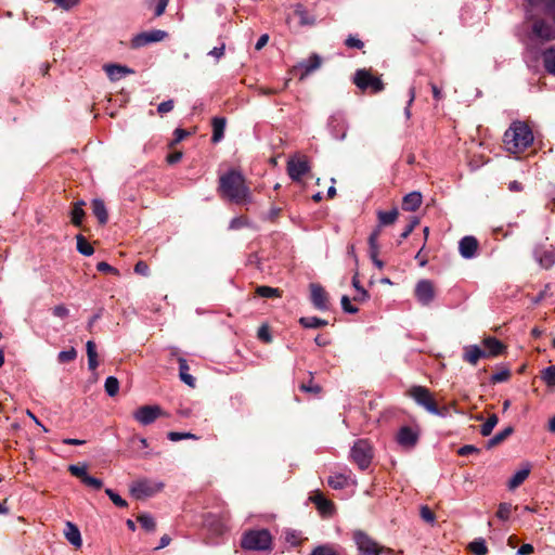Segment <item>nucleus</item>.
Returning <instances> with one entry per match:
<instances>
[{"instance_id": "nucleus-29", "label": "nucleus", "mask_w": 555, "mask_h": 555, "mask_svg": "<svg viewBox=\"0 0 555 555\" xmlns=\"http://www.w3.org/2000/svg\"><path fill=\"white\" fill-rule=\"evenodd\" d=\"M398 215H399V212H398L397 208H392L391 210H388V211L379 210L377 212L379 229L382 227H386V225H390V224L395 223L398 218Z\"/></svg>"}, {"instance_id": "nucleus-20", "label": "nucleus", "mask_w": 555, "mask_h": 555, "mask_svg": "<svg viewBox=\"0 0 555 555\" xmlns=\"http://www.w3.org/2000/svg\"><path fill=\"white\" fill-rule=\"evenodd\" d=\"M486 358L483 350L477 345H468L464 347L463 360L472 365H476L478 361Z\"/></svg>"}, {"instance_id": "nucleus-32", "label": "nucleus", "mask_w": 555, "mask_h": 555, "mask_svg": "<svg viewBox=\"0 0 555 555\" xmlns=\"http://www.w3.org/2000/svg\"><path fill=\"white\" fill-rule=\"evenodd\" d=\"M87 356H88V367L90 371H94L98 365V353L95 349V344L92 340H88L86 344Z\"/></svg>"}, {"instance_id": "nucleus-42", "label": "nucleus", "mask_w": 555, "mask_h": 555, "mask_svg": "<svg viewBox=\"0 0 555 555\" xmlns=\"http://www.w3.org/2000/svg\"><path fill=\"white\" fill-rule=\"evenodd\" d=\"M258 296L263 298H272L280 297L281 291L279 288L270 287V286H258L256 289Z\"/></svg>"}, {"instance_id": "nucleus-62", "label": "nucleus", "mask_w": 555, "mask_h": 555, "mask_svg": "<svg viewBox=\"0 0 555 555\" xmlns=\"http://www.w3.org/2000/svg\"><path fill=\"white\" fill-rule=\"evenodd\" d=\"M345 44L348 47V48H353V49H362L363 48V42L353 37V36H349L346 40H345Z\"/></svg>"}, {"instance_id": "nucleus-40", "label": "nucleus", "mask_w": 555, "mask_h": 555, "mask_svg": "<svg viewBox=\"0 0 555 555\" xmlns=\"http://www.w3.org/2000/svg\"><path fill=\"white\" fill-rule=\"evenodd\" d=\"M513 512V506L511 503H500L498 511H496V517L502 521H507L511 518Z\"/></svg>"}, {"instance_id": "nucleus-22", "label": "nucleus", "mask_w": 555, "mask_h": 555, "mask_svg": "<svg viewBox=\"0 0 555 555\" xmlns=\"http://www.w3.org/2000/svg\"><path fill=\"white\" fill-rule=\"evenodd\" d=\"M104 69L112 81L119 80L126 75L133 74L131 68L118 64H107L104 66Z\"/></svg>"}, {"instance_id": "nucleus-18", "label": "nucleus", "mask_w": 555, "mask_h": 555, "mask_svg": "<svg viewBox=\"0 0 555 555\" xmlns=\"http://www.w3.org/2000/svg\"><path fill=\"white\" fill-rule=\"evenodd\" d=\"M397 441L401 447L411 449L418 441V433L412 427L403 426L398 431Z\"/></svg>"}, {"instance_id": "nucleus-58", "label": "nucleus", "mask_w": 555, "mask_h": 555, "mask_svg": "<svg viewBox=\"0 0 555 555\" xmlns=\"http://www.w3.org/2000/svg\"><path fill=\"white\" fill-rule=\"evenodd\" d=\"M418 222H420L418 219L416 217H413L411 219V221L409 222V224L403 230V232L401 233L400 237L402 240H405L413 232V230L418 224Z\"/></svg>"}, {"instance_id": "nucleus-52", "label": "nucleus", "mask_w": 555, "mask_h": 555, "mask_svg": "<svg viewBox=\"0 0 555 555\" xmlns=\"http://www.w3.org/2000/svg\"><path fill=\"white\" fill-rule=\"evenodd\" d=\"M167 437L171 441H180L182 439H197V437L191 433H179V431H170V433H168Z\"/></svg>"}, {"instance_id": "nucleus-28", "label": "nucleus", "mask_w": 555, "mask_h": 555, "mask_svg": "<svg viewBox=\"0 0 555 555\" xmlns=\"http://www.w3.org/2000/svg\"><path fill=\"white\" fill-rule=\"evenodd\" d=\"M530 467L527 466L517 470L508 480L507 487L509 490L518 488L529 476Z\"/></svg>"}, {"instance_id": "nucleus-57", "label": "nucleus", "mask_w": 555, "mask_h": 555, "mask_svg": "<svg viewBox=\"0 0 555 555\" xmlns=\"http://www.w3.org/2000/svg\"><path fill=\"white\" fill-rule=\"evenodd\" d=\"M96 269L98 271L100 272H104V273H112V274H115V275H118L119 272L116 268L112 267L109 263L105 262V261H101L96 264Z\"/></svg>"}, {"instance_id": "nucleus-47", "label": "nucleus", "mask_w": 555, "mask_h": 555, "mask_svg": "<svg viewBox=\"0 0 555 555\" xmlns=\"http://www.w3.org/2000/svg\"><path fill=\"white\" fill-rule=\"evenodd\" d=\"M68 472L77 477V478H80L81 479V482L86 479V476H88V473H87V466L86 465H76V464H72L68 466Z\"/></svg>"}, {"instance_id": "nucleus-27", "label": "nucleus", "mask_w": 555, "mask_h": 555, "mask_svg": "<svg viewBox=\"0 0 555 555\" xmlns=\"http://www.w3.org/2000/svg\"><path fill=\"white\" fill-rule=\"evenodd\" d=\"M178 362H179V376H180V379L185 383L188 386L190 387H194L195 386V378L189 374V364L186 362V360L184 358H179L178 359Z\"/></svg>"}, {"instance_id": "nucleus-6", "label": "nucleus", "mask_w": 555, "mask_h": 555, "mask_svg": "<svg viewBox=\"0 0 555 555\" xmlns=\"http://www.w3.org/2000/svg\"><path fill=\"white\" fill-rule=\"evenodd\" d=\"M350 456L362 470L366 469L372 462V448L366 440H357L351 448Z\"/></svg>"}, {"instance_id": "nucleus-16", "label": "nucleus", "mask_w": 555, "mask_h": 555, "mask_svg": "<svg viewBox=\"0 0 555 555\" xmlns=\"http://www.w3.org/2000/svg\"><path fill=\"white\" fill-rule=\"evenodd\" d=\"M310 299L315 309L321 311L328 310V296L320 284H310Z\"/></svg>"}, {"instance_id": "nucleus-60", "label": "nucleus", "mask_w": 555, "mask_h": 555, "mask_svg": "<svg viewBox=\"0 0 555 555\" xmlns=\"http://www.w3.org/2000/svg\"><path fill=\"white\" fill-rule=\"evenodd\" d=\"M134 272L137 274L147 276L150 273V268L146 262L144 261H138L134 266Z\"/></svg>"}, {"instance_id": "nucleus-7", "label": "nucleus", "mask_w": 555, "mask_h": 555, "mask_svg": "<svg viewBox=\"0 0 555 555\" xmlns=\"http://www.w3.org/2000/svg\"><path fill=\"white\" fill-rule=\"evenodd\" d=\"M409 396L429 413H438V406L433 398L431 392L424 386H412Z\"/></svg>"}, {"instance_id": "nucleus-36", "label": "nucleus", "mask_w": 555, "mask_h": 555, "mask_svg": "<svg viewBox=\"0 0 555 555\" xmlns=\"http://www.w3.org/2000/svg\"><path fill=\"white\" fill-rule=\"evenodd\" d=\"M77 250L83 256H91L94 251L93 247L81 234L77 235Z\"/></svg>"}, {"instance_id": "nucleus-63", "label": "nucleus", "mask_w": 555, "mask_h": 555, "mask_svg": "<svg viewBox=\"0 0 555 555\" xmlns=\"http://www.w3.org/2000/svg\"><path fill=\"white\" fill-rule=\"evenodd\" d=\"M172 108H173V101L172 100H168V101L162 102L158 105L157 112L159 114H166V113H169L170 111H172Z\"/></svg>"}, {"instance_id": "nucleus-43", "label": "nucleus", "mask_w": 555, "mask_h": 555, "mask_svg": "<svg viewBox=\"0 0 555 555\" xmlns=\"http://www.w3.org/2000/svg\"><path fill=\"white\" fill-rule=\"evenodd\" d=\"M469 550L475 555H486L488 553V547L483 539H476L469 543Z\"/></svg>"}, {"instance_id": "nucleus-1", "label": "nucleus", "mask_w": 555, "mask_h": 555, "mask_svg": "<svg viewBox=\"0 0 555 555\" xmlns=\"http://www.w3.org/2000/svg\"><path fill=\"white\" fill-rule=\"evenodd\" d=\"M218 192L222 198L237 205L253 203V195L245 177L236 169H230L219 177Z\"/></svg>"}, {"instance_id": "nucleus-64", "label": "nucleus", "mask_w": 555, "mask_h": 555, "mask_svg": "<svg viewBox=\"0 0 555 555\" xmlns=\"http://www.w3.org/2000/svg\"><path fill=\"white\" fill-rule=\"evenodd\" d=\"M258 338L262 341L269 343L271 341V335L269 333V328L266 325H262L258 330Z\"/></svg>"}, {"instance_id": "nucleus-33", "label": "nucleus", "mask_w": 555, "mask_h": 555, "mask_svg": "<svg viewBox=\"0 0 555 555\" xmlns=\"http://www.w3.org/2000/svg\"><path fill=\"white\" fill-rule=\"evenodd\" d=\"M299 323L305 328H319L327 325V321L318 317H302L299 319Z\"/></svg>"}, {"instance_id": "nucleus-24", "label": "nucleus", "mask_w": 555, "mask_h": 555, "mask_svg": "<svg viewBox=\"0 0 555 555\" xmlns=\"http://www.w3.org/2000/svg\"><path fill=\"white\" fill-rule=\"evenodd\" d=\"M422 205V194L420 192H411L403 197L402 209L405 211H415Z\"/></svg>"}, {"instance_id": "nucleus-51", "label": "nucleus", "mask_w": 555, "mask_h": 555, "mask_svg": "<svg viewBox=\"0 0 555 555\" xmlns=\"http://www.w3.org/2000/svg\"><path fill=\"white\" fill-rule=\"evenodd\" d=\"M352 286L356 288L357 292H362V297H354L353 300L356 301H364L369 298L367 292L360 285V281L358 279V274L356 273L352 278Z\"/></svg>"}, {"instance_id": "nucleus-12", "label": "nucleus", "mask_w": 555, "mask_h": 555, "mask_svg": "<svg viewBox=\"0 0 555 555\" xmlns=\"http://www.w3.org/2000/svg\"><path fill=\"white\" fill-rule=\"evenodd\" d=\"M328 130L332 137L336 140H344L347 135L348 122L343 113H335L331 115L327 122Z\"/></svg>"}, {"instance_id": "nucleus-30", "label": "nucleus", "mask_w": 555, "mask_h": 555, "mask_svg": "<svg viewBox=\"0 0 555 555\" xmlns=\"http://www.w3.org/2000/svg\"><path fill=\"white\" fill-rule=\"evenodd\" d=\"M542 59L545 69L555 76V47L546 49L542 53Z\"/></svg>"}, {"instance_id": "nucleus-54", "label": "nucleus", "mask_w": 555, "mask_h": 555, "mask_svg": "<svg viewBox=\"0 0 555 555\" xmlns=\"http://www.w3.org/2000/svg\"><path fill=\"white\" fill-rule=\"evenodd\" d=\"M248 220L244 217H235L230 221L229 229L230 230H238L241 228L247 227Z\"/></svg>"}, {"instance_id": "nucleus-34", "label": "nucleus", "mask_w": 555, "mask_h": 555, "mask_svg": "<svg viewBox=\"0 0 555 555\" xmlns=\"http://www.w3.org/2000/svg\"><path fill=\"white\" fill-rule=\"evenodd\" d=\"M513 431H514V429L512 426L504 428L503 430L499 431L498 434H495L492 438H490L488 440L487 447L490 449V448H493V447L500 444L507 437H509L513 434Z\"/></svg>"}, {"instance_id": "nucleus-17", "label": "nucleus", "mask_w": 555, "mask_h": 555, "mask_svg": "<svg viewBox=\"0 0 555 555\" xmlns=\"http://www.w3.org/2000/svg\"><path fill=\"white\" fill-rule=\"evenodd\" d=\"M479 243L475 236L466 235L459 242V253L464 259H473L478 255Z\"/></svg>"}, {"instance_id": "nucleus-23", "label": "nucleus", "mask_w": 555, "mask_h": 555, "mask_svg": "<svg viewBox=\"0 0 555 555\" xmlns=\"http://www.w3.org/2000/svg\"><path fill=\"white\" fill-rule=\"evenodd\" d=\"M64 534L67 541L75 547H80L82 544L81 534L76 525L70 521L66 522Z\"/></svg>"}, {"instance_id": "nucleus-37", "label": "nucleus", "mask_w": 555, "mask_h": 555, "mask_svg": "<svg viewBox=\"0 0 555 555\" xmlns=\"http://www.w3.org/2000/svg\"><path fill=\"white\" fill-rule=\"evenodd\" d=\"M498 422H499V418H498L496 414H491L488 417V420L482 424V426L480 428V434L483 437L490 436L493 428L496 426Z\"/></svg>"}, {"instance_id": "nucleus-14", "label": "nucleus", "mask_w": 555, "mask_h": 555, "mask_svg": "<svg viewBox=\"0 0 555 555\" xmlns=\"http://www.w3.org/2000/svg\"><path fill=\"white\" fill-rule=\"evenodd\" d=\"M533 257L542 268L550 269L555 264V248L552 245H538L533 249Z\"/></svg>"}, {"instance_id": "nucleus-39", "label": "nucleus", "mask_w": 555, "mask_h": 555, "mask_svg": "<svg viewBox=\"0 0 555 555\" xmlns=\"http://www.w3.org/2000/svg\"><path fill=\"white\" fill-rule=\"evenodd\" d=\"M104 388H105L106 393L109 397L116 396L118 393V391H119V382H118V379L116 377H114V376H108L105 379Z\"/></svg>"}, {"instance_id": "nucleus-59", "label": "nucleus", "mask_w": 555, "mask_h": 555, "mask_svg": "<svg viewBox=\"0 0 555 555\" xmlns=\"http://www.w3.org/2000/svg\"><path fill=\"white\" fill-rule=\"evenodd\" d=\"M169 1L170 0H157L155 8H154V16L155 17H159L165 13Z\"/></svg>"}, {"instance_id": "nucleus-55", "label": "nucleus", "mask_w": 555, "mask_h": 555, "mask_svg": "<svg viewBox=\"0 0 555 555\" xmlns=\"http://www.w3.org/2000/svg\"><path fill=\"white\" fill-rule=\"evenodd\" d=\"M82 483L95 490H99L103 487V481L101 479L92 477L90 475L86 476V479L82 481Z\"/></svg>"}, {"instance_id": "nucleus-45", "label": "nucleus", "mask_w": 555, "mask_h": 555, "mask_svg": "<svg viewBox=\"0 0 555 555\" xmlns=\"http://www.w3.org/2000/svg\"><path fill=\"white\" fill-rule=\"evenodd\" d=\"M542 380L547 386H555V365H550L542 371Z\"/></svg>"}, {"instance_id": "nucleus-5", "label": "nucleus", "mask_w": 555, "mask_h": 555, "mask_svg": "<svg viewBox=\"0 0 555 555\" xmlns=\"http://www.w3.org/2000/svg\"><path fill=\"white\" fill-rule=\"evenodd\" d=\"M354 85L365 91L370 90L372 93H378L384 90V82L379 77L373 76L367 69H358L353 76Z\"/></svg>"}, {"instance_id": "nucleus-41", "label": "nucleus", "mask_w": 555, "mask_h": 555, "mask_svg": "<svg viewBox=\"0 0 555 555\" xmlns=\"http://www.w3.org/2000/svg\"><path fill=\"white\" fill-rule=\"evenodd\" d=\"M380 235V229L377 227L372 231V233L369 236V253L370 254H378L379 253V246H378V237Z\"/></svg>"}, {"instance_id": "nucleus-53", "label": "nucleus", "mask_w": 555, "mask_h": 555, "mask_svg": "<svg viewBox=\"0 0 555 555\" xmlns=\"http://www.w3.org/2000/svg\"><path fill=\"white\" fill-rule=\"evenodd\" d=\"M340 302H341V309L346 313L354 314L359 311V309L356 306L351 305L350 298L347 295H344L341 297Z\"/></svg>"}, {"instance_id": "nucleus-49", "label": "nucleus", "mask_w": 555, "mask_h": 555, "mask_svg": "<svg viewBox=\"0 0 555 555\" xmlns=\"http://www.w3.org/2000/svg\"><path fill=\"white\" fill-rule=\"evenodd\" d=\"M76 357H77V352H76L75 348H70L68 350H63V351L59 352L57 360L61 363H67V362L75 360Z\"/></svg>"}, {"instance_id": "nucleus-19", "label": "nucleus", "mask_w": 555, "mask_h": 555, "mask_svg": "<svg viewBox=\"0 0 555 555\" xmlns=\"http://www.w3.org/2000/svg\"><path fill=\"white\" fill-rule=\"evenodd\" d=\"M486 358L498 357L504 350V345L495 337H487L482 340Z\"/></svg>"}, {"instance_id": "nucleus-35", "label": "nucleus", "mask_w": 555, "mask_h": 555, "mask_svg": "<svg viewBox=\"0 0 555 555\" xmlns=\"http://www.w3.org/2000/svg\"><path fill=\"white\" fill-rule=\"evenodd\" d=\"M85 205L83 201L77 202L72 209V222L75 225H80L85 216V211L82 206Z\"/></svg>"}, {"instance_id": "nucleus-38", "label": "nucleus", "mask_w": 555, "mask_h": 555, "mask_svg": "<svg viewBox=\"0 0 555 555\" xmlns=\"http://www.w3.org/2000/svg\"><path fill=\"white\" fill-rule=\"evenodd\" d=\"M327 483L333 489H336V490L344 489L348 483V478L343 474H338V475L328 477Z\"/></svg>"}, {"instance_id": "nucleus-56", "label": "nucleus", "mask_w": 555, "mask_h": 555, "mask_svg": "<svg viewBox=\"0 0 555 555\" xmlns=\"http://www.w3.org/2000/svg\"><path fill=\"white\" fill-rule=\"evenodd\" d=\"M509 375L511 374L508 370L496 372L491 376V382L494 384L506 382L509 378Z\"/></svg>"}, {"instance_id": "nucleus-11", "label": "nucleus", "mask_w": 555, "mask_h": 555, "mask_svg": "<svg viewBox=\"0 0 555 555\" xmlns=\"http://www.w3.org/2000/svg\"><path fill=\"white\" fill-rule=\"evenodd\" d=\"M164 411L159 405H142L133 413V418L143 426L154 423Z\"/></svg>"}, {"instance_id": "nucleus-31", "label": "nucleus", "mask_w": 555, "mask_h": 555, "mask_svg": "<svg viewBox=\"0 0 555 555\" xmlns=\"http://www.w3.org/2000/svg\"><path fill=\"white\" fill-rule=\"evenodd\" d=\"M314 504L317 505L318 509L324 514H331L334 509L333 503L323 496L322 493H317L312 498Z\"/></svg>"}, {"instance_id": "nucleus-26", "label": "nucleus", "mask_w": 555, "mask_h": 555, "mask_svg": "<svg viewBox=\"0 0 555 555\" xmlns=\"http://www.w3.org/2000/svg\"><path fill=\"white\" fill-rule=\"evenodd\" d=\"M92 212L98 218L101 224H105L108 220L107 210L102 199L94 198L91 203Z\"/></svg>"}, {"instance_id": "nucleus-44", "label": "nucleus", "mask_w": 555, "mask_h": 555, "mask_svg": "<svg viewBox=\"0 0 555 555\" xmlns=\"http://www.w3.org/2000/svg\"><path fill=\"white\" fill-rule=\"evenodd\" d=\"M137 519L143 529H145L146 531H154L156 524L154 518L150 514H141L138 516Z\"/></svg>"}, {"instance_id": "nucleus-8", "label": "nucleus", "mask_w": 555, "mask_h": 555, "mask_svg": "<svg viewBox=\"0 0 555 555\" xmlns=\"http://www.w3.org/2000/svg\"><path fill=\"white\" fill-rule=\"evenodd\" d=\"M530 37L533 40L551 41L555 39V24L535 18L532 21Z\"/></svg>"}, {"instance_id": "nucleus-3", "label": "nucleus", "mask_w": 555, "mask_h": 555, "mask_svg": "<svg viewBox=\"0 0 555 555\" xmlns=\"http://www.w3.org/2000/svg\"><path fill=\"white\" fill-rule=\"evenodd\" d=\"M352 538L360 555H395L392 550L378 544L362 530H356Z\"/></svg>"}, {"instance_id": "nucleus-48", "label": "nucleus", "mask_w": 555, "mask_h": 555, "mask_svg": "<svg viewBox=\"0 0 555 555\" xmlns=\"http://www.w3.org/2000/svg\"><path fill=\"white\" fill-rule=\"evenodd\" d=\"M105 493L108 495V498L112 500V502L118 506V507H127L128 503L126 500H124L118 493H116L114 490L107 488L105 489Z\"/></svg>"}, {"instance_id": "nucleus-25", "label": "nucleus", "mask_w": 555, "mask_h": 555, "mask_svg": "<svg viewBox=\"0 0 555 555\" xmlns=\"http://www.w3.org/2000/svg\"><path fill=\"white\" fill-rule=\"evenodd\" d=\"M211 124H212L211 141L214 143H218L224 137L227 120L224 117H214Z\"/></svg>"}, {"instance_id": "nucleus-46", "label": "nucleus", "mask_w": 555, "mask_h": 555, "mask_svg": "<svg viewBox=\"0 0 555 555\" xmlns=\"http://www.w3.org/2000/svg\"><path fill=\"white\" fill-rule=\"evenodd\" d=\"M310 555H339L337 550L331 544L319 545L311 552Z\"/></svg>"}, {"instance_id": "nucleus-4", "label": "nucleus", "mask_w": 555, "mask_h": 555, "mask_svg": "<svg viewBox=\"0 0 555 555\" xmlns=\"http://www.w3.org/2000/svg\"><path fill=\"white\" fill-rule=\"evenodd\" d=\"M272 537L267 529L250 530L243 535L242 547L250 551H267L271 548Z\"/></svg>"}, {"instance_id": "nucleus-61", "label": "nucleus", "mask_w": 555, "mask_h": 555, "mask_svg": "<svg viewBox=\"0 0 555 555\" xmlns=\"http://www.w3.org/2000/svg\"><path fill=\"white\" fill-rule=\"evenodd\" d=\"M52 1L55 2L60 8L64 9L66 11L73 9L79 2L78 0H52Z\"/></svg>"}, {"instance_id": "nucleus-9", "label": "nucleus", "mask_w": 555, "mask_h": 555, "mask_svg": "<svg viewBox=\"0 0 555 555\" xmlns=\"http://www.w3.org/2000/svg\"><path fill=\"white\" fill-rule=\"evenodd\" d=\"M163 482L143 479L132 483V486L130 487V492L134 499L142 500L159 492L163 489Z\"/></svg>"}, {"instance_id": "nucleus-2", "label": "nucleus", "mask_w": 555, "mask_h": 555, "mask_svg": "<svg viewBox=\"0 0 555 555\" xmlns=\"http://www.w3.org/2000/svg\"><path fill=\"white\" fill-rule=\"evenodd\" d=\"M503 142L506 151L509 153H521L533 142L532 130L524 121H513L504 132Z\"/></svg>"}, {"instance_id": "nucleus-50", "label": "nucleus", "mask_w": 555, "mask_h": 555, "mask_svg": "<svg viewBox=\"0 0 555 555\" xmlns=\"http://www.w3.org/2000/svg\"><path fill=\"white\" fill-rule=\"evenodd\" d=\"M420 515H421V518L427 524L433 525L436 520V516H435L434 512L427 505H423L421 507Z\"/></svg>"}, {"instance_id": "nucleus-15", "label": "nucleus", "mask_w": 555, "mask_h": 555, "mask_svg": "<svg viewBox=\"0 0 555 555\" xmlns=\"http://www.w3.org/2000/svg\"><path fill=\"white\" fill-rule=\"evenodd\" d=\"M309 170L310 166L306 158H291L287 162V173L294 181H300Z\"/></svg>"}, {"instance_id": "nucleus-10", "label": "nucleus", "mask_w": 555, "mask_h": 555, "mask_svg": "<svg viewBox=\"0 0 555 555\" xmlns=\"http://www.w3.org/2000/svg\"><path fill=\"white\" fill-rule=\"evenodd\" d=\"M167 36H168V34L165 30H160V29L142 31V33L133 36L130 44H131V48L139 49V48L145 47L151 43L160 42Z\"/></svg>"}, {"instance_id": "nucleus-13", "label": "nucleus", "mask_w": 555, "mask_h": 555, "mask_svg": "<svg viewBox=\"0 0 555 555\" xmlns=\"http://www.w3.org/2000/svg\"><path fill=\"white\" fill-rule=\"evenodd\" d=\"M414 295L422 306L430 305L435 299V287L430 280H421L416 283Z\"/></svg>"}, {"instance_id": "nucleus-21", "label": "nucleus", "mask_w": 555, "mask_h": 555, "mask_svg": "<svg viewBox=\"0 0 555 555\" xmlns=\"http://www.w3.org/2000/svg\"><path fill=\"white\" fill-rule=\"evenodd\" d=\"M322 60L318 54H312L308 60L299 63L298 68L301 69L300 79L306 78L321 66Z\"/></svg>"}]
</instances>
